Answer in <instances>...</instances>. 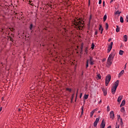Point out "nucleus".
Masks as SVG:
<instances>
[{
  "instance_id": "f257e3e1",
  "label": "nucleus",
  "mask_w": 128,
  "mask_h": 128,
  "mask_svg": "<svg viewBox=\"0 0 128 128\" xmlns=\"http://www.w3.org/2000/svg\"><path fill=\"white\" fill-rule=\"evenodd\" d=\"M120 84V80H117L114 83V86L112 88V94H116V88H118V84Z\"/></svg>"
},
{
  "instance_id": "f03ea898",
  "label": "nucleus",
  "mask_w": 128,
  "mask_h": 128,
  "mask_svg": "<svg viewBox=\"0 0 128 128\" xmlns=\"http://www.w3.org/2000/svg\"><path fill=\"white\" fill-rule=\"evenodd\" d=\"M112 78V76L110 75L107 76L106 78V86H108V84H110V80Z\"/></svg>"
},
{
  "instance_id": "7ed1b4c3",
  "label": "nucleus",
  "mask_w": 128,
  "mask_h": 128,
  "mask_svg": "<svg viewBox=\"0 0 128 128\" xmlns=\"http://www.w3.org/2000/svg\"><path fill=\"white\" fill-rule=\"evenodd\" d=\"M114 56H116V52H112L109 56L108 58V60H114Z\"/></svg>"
},
{
  "instance_id": "20e7f679",
  "label": "nucleus",
  "mask_w": 128,
  "mask_h": 128,
  "mask_svg": "<svg viewBox=\"0 0 128 128\" xmlns=\"http://www.w3.org/2000/svg\"><path fill=\"white\" fill-rule=\"evenodd\" d=\"M100 117L96 118V120L94 121V127L98 126V122H100Z\"/></svg>"
},
{
  "instance_id": "39448f33",
  "label": "nucleus",
  "mask_w": 128,
  "mask_h": 128,
  "mask_svg": "<svg viewBox=\"0 0 128 128\" xmlns=\"http://www.w3.org/2000/svg\"><path fill=\"white\" fill-rule=\"evenodd\" d=\"M117 118H118V122H120V124L121 125L124 124V122H122V118H120V116L118 115Z\"/></svg>"
},
{
  "instance_id": "423d86ee",
  "label": "nucleus",
  "mask_w": 128,
  "mask_h": 128,
  "mask_svg": "<svg viewBox=\"0 0 128 128\" xmlns=\"http://www.w3.org/2000/svg\"><path fill=\"white\" fill-rule=\"evenodd\" d=\"M110 118L114 120V111H111L110 113Z\"/></svg>"
},
{
  "instance_id": "0eeeda50",
  "label": "nucleus",
  "mask_w": 128,
  "mask_h": 128,
  "mask_svg": "<svg viewBox=\"0 0 128 128\" xmlns=\"http://www.w3.org/2000/svg\"><path fill=\"white\" fill-rule=\"evenodd\" d=\"M106 128V122L104 121V120H102L101 124H100V128Z\"/></svg>"
},
{
  "instance_id": "6e6552de",
  "label": "nucleus",
  "mask_w": 128,
  "mask_h": 128,
  "mask_svg": "<svg viewBox=\"0 0 128 128\" xmlns=\"http://www.w3.org/2000/svg\"><path fill=\"white\" fill-rule=\"evenodd\" d=\"M106 64H107V66H108V68H110V66H112V60L110 59H108Z\"/></svg>"
},
{
  "instance_id": "1a4fd4ad",
  "label": "nucleus",
  "mask_w": 128,
  "mask_h": 128,
  "mask_svg": "<svg viewBox=\"0 0 128 128\" xmlns=\"http://www.w3.org/2000/svg\"><path fill=\"white\" fill-rule=\"evenodd\" d=\"M102 90L104 92V96H106V94H108V91L106 90V88H104V87L102 88Z\"/></svg>"
},
{
  "instance_id": "9d476101",
  "label": "nucleus",
  "mask_w": 128,
  "mask_h": 128,
  "mask_svg": "<svg viewBox=\"0 0 128 128\" xmlns=\"http://www.w3.org/2000/svg\"><path fill=\"white\" fill-rule=\"evenodd\" d=\"M124 96H119L118 97V100L117 101L118 102H122V98H123Z\"/></svg>"
},
{
  "instance_id": "9b49d317",
  "label": "nucleus",
  "mask_w": 128,
  "mask_h": 128,
  "mask_svg": "<svg viewBox=\"0 0 128 128\" xmlns=\"http://www.w3.org/2000/svg\"><path fill=\"white\" fill-rule=\"evenodd\" d=\"M97 110H98V109L96 108V109L92 111V112H90V116H91V117L92 116H94V112H97Z\"/></svg>"
},
{
  "instance_id": "f8f14e48",
  "label": "nucleus",
  "mask_w": 128,
  "mask_h": 128,
  "mask_svg": "<svg viewBox=\"0 0 128 128\" xmlns=\"http://www.w3.org/2000/svg\"><path fill=\"white\" fill-rule=\"evenodd\" d=\"M124 70H122L118 74V78H120L124 74Z\"/></svg>"
},
{
  "instance_id": "ddd939ff",
  "label": "nucleus",
  "mask_w": 128,
  "mask_h": 128,
  "mask_svg": "<svg viewBox=\"0 0 128 128\" xmlns=\"http://www.w3.org/2000/svg\"><path fill=\"white\" fill-rule=\"evenodd\" d=\"M126 104V100H122L120 105V108H122V106H124Z\"/></svg>"
},
{
  "instance_id": "4468645a",
  "label": "nucleus",
  "mask_w": 128,
  "mask_h": 128,
  "mask_svg": "<svg viewBox=\"0 0 128 128\" xmlns=\"http://www.w3.org/2000/svg\"><path fill=\"white\" fill-rule=\"evenodd\" d=\"M124 42H128V36H126V35L124 36Z\"/></svg>"
},
{
  "instance_id": "2eb2a0df",
  "label": "nucleus",
  "mask_w": 128,
  "mask_h": 128,
  "mask_svg": "<svg viewBox=\"0 0 128 128\" xmlns=\"http://www.w3.org/2000/svg\"><path fill=\"white\" fill-rule=\"evenodd\" d=\"M120 112H121L124 114V112H126V110H124V108L122 107L120 109Z\"/></svg>"
},
{
  "instance_id": "dca6fc26",
  "label": "nucleus",
  "mask_w": 128,
  "mask_h": 128,
  "mask_svg": "<svg viewBox=\"0 0 128 128\" xmlns=\"http://www.w3.org/2000/svg\"><path fill=\"white\" fill-rule=\"evenodd\" d=\"M122 12H120L119 10H117L115 12L114 14H118V16H120V14Z\"/></svg>"
},
{
  "instance_id": "f3484780",
  "label": "nucleus",
  "mask_w": 128,
  "mask_h": 128,
  "mask_svg": "<svg viewBox=\"0 0 128 128\" xmlns=\"http://www.w3.org/2000/svg\"><path fill=\"white\" fill-rule=\"evenodd\" d=\"M112 47L108 46V52H110V50H112Z\"/></svg>"
},
{
  "instance_id": "a211bd4d",
  "label": "nucleus",
  "mask_w": 128,
  "mask_h": 128,
  "mask_svg": "<svg viewBox=\"0 0 128 128\" xmlns=\"http://www.w3.org/2000/svg\"><path fill=\"white\" fill-rule=\"evenodd\" d=\"M99 30H101L102 32L104 31V28H102V25H100Z\"/></svg>"
},
{
  "instance_id": "6ab92c4d",
  "label": "nucleus",
  "mask_w": 128,
  "mask_h": 128,
  "mask_svg": "<svg viewBox=\"0 0 128 128\" xmlns=\"http://www.w3.org/2000/svg\"><path fill=\"white\" fill-rule=\"evenodd\" d=\"M119 54H120V56H122L124 54V51L120 50L119 52Z\"/></svg>"
},
{
  "instance_id": "aec40b11",
  "label": "nucleus",
  "mask_w": 128,
  "mask_h": 128,
  "mask_svg": "<svg viewBox=\"0 0 128 128\" xmlns=\"http://www.w3.org/2000/svg\"><path fill=\"white\" fill-rule=\"evenodd\" d=\"M106 18H107L106 14H105L103 18L104 22H106Z\"/></svg>"
},
{
  "instance_id": "412c9836",
  "label": "nucleus",
  "mask_w": 128,
  "mask_h": 128,
  "mask_svg": "<svg viewBox=\"0 0 128 128\" xmlns=\"http://www.w3.org/2000/svg\"><path fill=\"white\" fill-rule=\"evenodd\" d=\"M120 22L122 24L124 22V18L122 16L120 17Z\"/></svg>"
},
{
  "instance_id": "4be33fe9",
  "label": "nucleus",
  "mask_w": 128,
  "mask_h": 128,
  "mask_svg": "<svg viewBox=\"0 0 128 128\" xmlns=\"http://www.w3.org/2000/svg\"><path fill=\"white\" fill-rule=\"evenodd\" d=\"M84 100H88V94H85L84 96Z\"/></svg>"
},
{
  "instance_id": "5701e85b",
  "label": "nucleus",
  "mask_w": 128,
  "mask_h": 128,
  "mask_svg": "<svg viewBox=\"0 0 128 128\" xmlns=\"http://www.w3.org/2000/svg\"><path fill=\"white\" fill-rule=\"evenodd\" d=\"M88 62H94V58L92 56H90V60H88Z\"/></svg>"
},
{
  "instance_id": "b1692460",
  "label": "nucleus",
  "mask_w": 128,
  "mask_h": 128,
  "mask_svg": "<svg viewBox=\"0 0 128 128\" xmlns=\"http://www.w3.org/2000/svg\"><path fill=\"white\" fill-rule=\"evenodd\" d=\"M86 68H88V60H86Z\"/></svg>"
},
{
  "instance_id": "393cba45",
  "label": "nucleus",
  "mask_w": 128,
  "mask_h": 128,
  "mask_svg": "<svg viewBox=\"0 0 128 128\" xmlns=\"http://www.w3.org/2000/svg\"><path fill=\"white\" fill-rule=\"evenodd\" d=\"M116 32H120V28L118 26H116Z\"/></svg>"
},
{
  "instance_id": "a878e982",
  "label": "nucleus",
  "mask_w": 128,
  "mask_h": 128,
  "mask_svg": "<svg viewBox=\"0 0 128 128\" xmlns=\"http://www.w3.org/2000/svg\"><path fill=\"white\" fill-rule=\"evenodd\" d=\"M91 48H92V50H94V44L92 43V47Z\"/></svg>"
},
{
  "instance_id": "bb28decb",
  "label": "nucleus",
  "mask_w": 128,
  "mask_h": 128,
  "mask_svg": "<svg viewBox=\"0 0 128 128\" xmlns=\"http://www.w3.org/2000/svg\"><path fill=\"white\" fill-rule=\"evenodd\" d=\"M81 110H82L81 114H84V106H83L82 107Z\"/></svg>"
},
{
  "instance_id": "cd10ccee",
  "label": "nucleus",
  "mask_w": 128,
  "mask_h": 128,
  "mask_svg": "<svg viewBox=\"0 0 128 128\" xmlns=\"http://www.w3.org/2000/svg\"><path fill=\"white\" fill-rule=\"evenodd\" d=\"M106 30L108 29V23H106Z\"/></svg>"
},
{
  "instance_id": "c85d7f7f",
  "label": "nucleus",
  "mask_w": 128,
  "mask_h": 128,
  "mask_svg": "<svg viewBox=\"0 0 128 128\" xmlns=\"http://www.w3.org/2000/svg\"><path fill=\"white\" fill-rule=\"evenodd\" d=\"M32 28H33L32 24H30V30H32Z\"/></svg>"
},
{
  "instance_id": "c756f323",
  "label": "nucleus",
  "mask_w": 128,
  "mask_h": 128,
  "mask_svg": "<svg viewBox=\"0 0 128 128\" xmlns=\"http://www.w3.org/2000/svg\"><path fill=\"white\" fill-rule=\"evenodd\" d=\"M84 52L85 54H88V48H86Z\"/></svg>"
},
{
  "instance_id": "7c9ffc66",
  "label": "nucleus",
  "mask_w": 128,
  "mask_h": 128,
  "mask_svg": "<svg viewBox=\"0 0 128 128\" xmlns=\"http://www.w3.org/2000/svg\"><path fill=\"white\" fill-rule=\"evenodd\" d=\"M94 61L90 62V66H92L93 64H94Z\"/></svg>"
},
{
  "instance_id": "2f4dec72",
  "label": "nucleus",
  "mask_w": 128,
  "mask_h": 128,
  "mask_svg": "<svg viewBox=\"0 0 128 128\" xmlns=\"http://www.w3.org/2000/svg\"><path fill=\"white\" fill-rule=\"evenodd\" d=\"M106 110L107 112H110V106H108Z\"/></svg>"
},
{
  "instance_id": "473e14b6",
  "label": "nucleus",
  "mask_w": 128,
  "mask_h": 128,
  "mask_svg": "<svg viewBox=\"0 0 128 128\" xmlns=\"http://www.w3.org/2000/svg\"><path fill=\"white\" fill-rule=\"evenodd\" d=\"M126 22H128V15H127V16H126Z\"/></svg>"
},
{
  "instance_id": "72a5a7b5",
  "label": "nucleus",
  "mask_w": 128,
  "mask_h": 128,
  "mask_svg": "<svg viewBox=\"0 0 128 128\" xmlns=\"http://www.w3.org/2000/svg\"><path fill=\"white\" fill-rule=\"evenodd\" d=\"M116 128H120V125L118 124H116Z\"/></svg>"
},
{
  "instance_id": "f704fd0d",
  "label": "nucleus",
  "mask_w": 128,
  "mask_h": 128,
  "mask_svg": "<svg viewBox=\"0 0 128 128\" xmlns=\"http://www.w3.org/2000/svg\"><path fill=\"white\" fill-rule=\"evenodd\" d=\"M112 44H114V42H111L110 44L109 45L110 46H112Z\"/></svg>"
},
{
  "instance_id": "c9c22d12",
  "label": "nucleus",
  "mask_w": 128,
  "mask_h": 128,
  "mask_svg": "<svg viewBox=\"0 0 128 128\" xmlns=\"http://www.w3.org/2000/svg\"><path fill=\"white\" fill-rule=\"evenodd\" d=\"M98 78L99 80H100V78H102L100 77V74H98L97 75Z\"/></svg>"
},
{
  "instance_id": "e433bc0d",
  "label": "nucleus",
  "mask_w": 128,
  "mask_h": 128,
  "mask_svg": "<svg viewBox=\"0 0 128 128\" xmlns=\"http://www.w3.org/2000/svg\"><path fill=\"white\" fill-rule=\"evenodd\" d=\"M66 90H68V92H72V89H70V88H66Z\"/></svg>"
},
{
  "instance_id": "4c0bfd02",
  "label": "nucleus",
  "mask_w": 128,
  "mask_h": 128,
  "mask_svg": "<svg viewBox=\"0 0 128 128\" xmlns=\"http://www.w3.org/2000/svg\"><path fill=\"white\" fill-rule=\"evenodd\" d=\"M102 4V0H99L98 4Z\"/></svg>"
},
{
  "instance_id": "58836bf2",
  "label": "nucleus",
  "mask_w": 128,
  "mask_h": 128,
  "mask_svg": "<svg viewBox=\"0 0 128 128\" xmlns=\"http://www.w3.org/2000/svg\"><path fill=\"white\" fill-rule=\"evenodd\" d=\"M98 30H96V32H95V33H94V34L96 35V34H98Z\"/></svg>"
},
{
  "instance_id": "ea45409f",
  "label": "nucleus",
  "mask_w": 128,
  "mask_h": 128,
  "mask_svg": "<svg viewBox=\"0 0 128 128\" xmlns=\"http://www.w3.org/2000/svg\"><path fill=\"white\" fill-rule=\"evenodd\" d=\"M2 107L0 108V112H2Z\"/></svg>"
},
{
  "instance_id": "a19ab883",
  "label": "nucleus",
  "mask_w": 128,
  "mask_h": 128,
  "mask_svg": "<svg viewBox=\"0 0 128 128\" xmlns=\"http://www.w3.org/2000/svg\"><path fill=\"white\" fill-rule=\"evenodd\" d=\"M111 41H112V38H109L108 40V42H111Z\"/></svg>"
},
{
  "instance_id": "79ce46f5",
  "label": "nucleus",
  "mask_w": 128,
  "mask_h": 128,
  "mask_svg": "<svg viewBox=\"0 0 128 128\" xmlns=\"http://www.w3.org/2000/svg\"><path fill=\"white\" fill-rule=\"evenodd\" d=\"M100 103H102V100H100V102H98V104H100Z\"/></svg>"
},
{
  "instance_id": "37998d69",
  "label": "nucleus",
  "mask_w": 128,
  "mask_h": 128,
  "mask_svg": "<svg viewBox=\"0 0 128 128\" xmlns=\"http://www.w3.org/2000/svg\"><path fill=\"white\" fill-rule=\"evenodd\" d=\"M126 68V64H125L124 68Z\"/></svg>"
},
{
  "instance_id": "c03bdc74",
  "label": "nucleus",
  "mask_w": 128,
  "mask_h": 128,
  "mask_svg": "<svg viewBox=\"0 0 128 128\" xmlns=\"http://www.w3.org/2000/svg\"><path fill=\"white\" fill-rule=\"evenodd\" d=\"M107 128H112V126H109Z\"/></svg>"
},
{
  "instance_id": "a18cd8bd",
  "label": "nucleus",
  "mask_w": 128,
  "mask_h": 128,
  "mask_svg": "<svg viewBox=\"0 0 128 128\" xmlns=\"http://www.w3.org/2000/svg\"><path fill=\"white\" fill-rule=\"evenodd\" d=\"M103 6H104V1L103 2Z\"/></svg>"
},
{
  "instance_id": "49530a36",
  "label": "nucleus",
  "mask_w": 128,
  "mask_h": 128,
  "mask_svg": "<svg viewBox=\"0 0 128 128\" xmlns=\"http://www.w3.org/2000/svg\"><path fill=\"white\" fill-rule=\"evenodd\" d=\"M88 4H90V0H88Z\"/></svg>"
},
{
  "instance_id": "de8ad7c7",
  "label": "nucleus",
  "mask_w": 128,
  "mask_h": 128,
  "mask_svg": "<svg viewBox=\"0 0 128 128\" xmlns=\"http://www.w3.org/2000/svg\"><path fill=\"white\" fill-rule=\"evenodd\" d=\"M114 2V0H110V2Z\"/></svg>"
},
{
  "instance_id": "09e8293b",
  "label": "nucleus",
  "mask_w": 128,
  "mask_h": 128,
  "mask_svg": "<svg viewBox=\"0 0 128 128\" xmlns=\"http://www.w3.org/2000/svg\"><path fill=\"white\" fill-rule=\"evenodd\" d=\"M74 22H76V24H78V23H76V20H75Z\"/></svg>"
},
{
  "instance_id": "8fccbe9b",
  "label": "nucleus",
  "mask_w": 128,
  "mask_h": 128,
  "mask_svg": "<svg viewBox=\"0 0 128 128\" xmlns=\"http://www.w3.org/2000/svg\"><path fill=\"white\" fill-rule=\"evenodd\" d=\"M82 98V94H81V95H80V98Z\"/></svg>"
},
{
  "instance_id": "3c124183",
  "label": "nucleus",
  "mask_w": 128,
  "mask_h": 128,
  "mask_svg": "<svg viewBox=\"0 0 128 128\" xmlns=\"http://www.w3.org/2000/svg\"><path fill=\"white\" fill-rule=\"evenodd\" d=\"M100 34H102V31H101V32H100Z\"/></svg>"
},
{
  "instance_id": "603ef678",
  "label": "nucleus",
  "mask_w": 128,
  "mask_h": 128,
  "mask_svg": "<svg viewBox=\"0 0 128 128\" xmlns=\"http://www.w3.org/2000/svg\"><path fill=\"white\" fill-rule=\"evenodd\" d=\"M89 128H90V127Z\"/></svg>"
}]
</instances>
